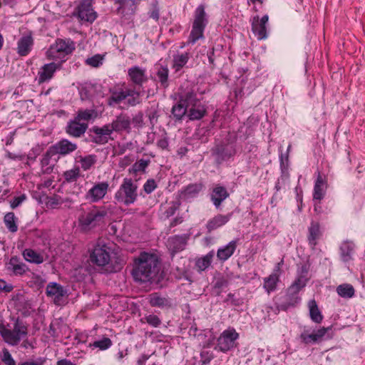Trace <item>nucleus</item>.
I'll list each match as a JSON object with an SVG mask.
<instances>
[{"mask_svg":"<svg viewBox=\"0 0 365 365\" xmlns=\"http://www.w3.org/2000/svg\"><path fill=\"white\" fill-rule=\"evenodd\" d=\"M48 204L52 207V208H54L56 205H58V201L54 199V198H51L49 200V201L48 202Z\"/></svg>","mask_w":365,"mask_h":365,"instance_id":"64","label":"nucleus"},{"mask_svg":"<svg viewBox=\"0 0 365 365\" xmlns=\"http://www.w3.org/2000/svg\"><path fill=\"white\" fill-rule=\"evenodd\" d=\"M106 207L93 206L79 217V223L83 229H91L103 223L108 215Z\"/></svg>","mask_w":365,"mask_h":365,"instance_id":"4","label":"nucleus"},{"mask_svg":"<svg viewBox=\"0 0 365 365\" xmlns=\"http://www.w3.org/2000/svg\"><path fill=\"white\" fill-rule=\"evenodd\" d=\"M185 93L180 97L178 103L175 105L172 108V113L178 120H180L188 111V106L187 101H184Z\"/></svg>","mask_w":365,"mask_h":365,"instance_id":"27","label":"nucleus"},{"mask_svg":"<svg viewBox=\"0 0 365 365\" xmlns=\"http://www.w3.org/2000/svg\"><path fill=\"white\" fill-rule=\"evenodd\" d=\"M238 338L239 334L235 329L230 327L224 330L217 338L215 349L224 353L227 352L237 346Z\"/></svg>","mask_w":365,"mask_h":365,"instance_id":"7","label":"nucleus"},{"mask_svg":"<svg viewBox=\"0 0 365 365\" xmlns=\"http://www.w3.org/2000/svg\"><path fill=\"white\" fill-rule=\"evenodd\" d=\"M130 81L135 85L140 86L147 81L146 71L139 66H133L128 70Z\"/></svg>","mask_w":365,"mask_h":365,"instance_id":"19","label":"nucleus"},{"mask_svg":"<svg viewBox=\"0 0 365 365\" xmlns=\"http://www.w3.org/2000/svg\"><path fill=\"white\" fill-rule=\"evenodd\" d=\"M136 0H115V3L119 4L118 9H125L126 7H132Z\"/></svg>","mask_w":365,"mask_h":365,"instance_id":"53","label":"nucleus"},{"mask_svg":"<svg viewBox=\"0 0 365 365\" xmlns=\"http://www.w3.org/2000/svg\"><path fill=\"white\" fill-rule=\"evenodd\" d=\"M75 49V44L70 40L58 39L52 44L46 52L50 59L57 60L63 58L66 55L70 54Z\"/></svg>","mask_w":365,"mask_h":365,"instance_id":"8","label":"nucleus"},{"mask_svg":"<svg viewBox=\"0 0 365 365\" xmlns=\"http://www.w3.org/2000/svg\"><path fill=\"white\" fill-rule=\"evenodd\" d=\"M203 187L202 183L190 184L180 192V197L183 200H189L196 197Z\"/></svg>","mask_w":365,"mask_h":365,"instance_id":"22","label":"nucleus"},{"mask_svg":"<svg viewBox=\"0 0 365 365\" xmlns=\"http://www.w3.org/2000/svg\"><path fill=\"white\" fill-rule=\"evenodd\" d=\"M150 17L155 19L158 20L159 19V11L157 9H153L150 14Z\"/></svg>","mask_w":365,"mask_h":365,"instance_id":"62","label":"nucleus"},{"mask_svg":"<svg viewBox=\"0 0 365 365\" xmlns=\"http://www.w3.org/2000/svg\"><path fill=\"white\" fill-rule=\"evenodd\" d=\"M98 113L95 109L80 110L77 115L75 117L79 121L94 120L97 118Z\"/></svg>","mask_w":365,"mask_h":365,"instance_id":"36","label":"nucleus"},{"mask_svg":"<svg viewBox=\"0 0 365 365\" xmlns=\"http://www.w3.org/2000/svg\"><path fill=\"white\" fill-rule=\"evenodd\" d=\"M354 249V245L352 242L346 241L341 244L340 247L341 257L344 262H348L351 259Z\"/></svg>","mask_w":365,"mask_h":365,"instance_id":"32","label":"nucleus"},{"mask_svg":"<svg viewBox=\"0 0 365 365\" xmlns=\"http://www.w3.org/2000/svg\"><path fill=\"white\" fill-rule=\"evenodd\" d=\"M157 145L161 149H165L168 146V142L166 138H162L158 140Z\"/></svg>","mask_w":365,"mask_h":365,"instance_id":"59","label":"nucleus"},{"mask_svg":"<svg viewBox=\"0 0 365 365\" xmlns=\"http://www.w3.org/2000/svg\"><path fill=\"white\" fill-rule=\"evenodd\" d=\"M187 237L175 235L170 237L167 242V247L172 255L183 250L187 244Z\"/></svg>","mask_w":365,"mask_h":365,"instance_id":"14","label":"nucleus"},{"mask_svg":"<svg viewBox=\"0 0 365 365\" xmlns=\"http://www.w3.org/2000/svg\"><path fill=\"white\" fill-rule=\"evenodd\" d=\"M336 292L339 296L344 298H351L354 295V289L349 284H343L338 286Z\"/></svg>","mask_w":365,"mask_h":365,"instance_id":"39","label":"nucleus"},{"mask_svg":"<svg viewBox=\"0 0 365 365\" xmlns=\"http://www.w3.org/2000/svg\"><path fill=\"white\" fill-rule=\"evenodd\" d=\"M26 327L23 321H12L6 325L0 324V334L6 342L16 344L26 334Z\"/></svg>","mask_w":365,"mask_h":365,"instance_id":"5","label":"nucleus"},{"mask_svg":"<svg viewBox=\"0 0 365 365\" xmlns=\"http://www.w3.org/2000/svg\"><path fill=\"white\" fill-rule=\"evenodd\" d=\"M149 164V160L141 159L137 161L133 166L135 172L144 171Z\"/></svg>","mask_w":365,"mask_h":365,"instance_id":"50","label":"nucleus"},{"mask_svg":"<svg viewBox=\"0 0 365 365\" xmlns=\"http://www.w3.org/2000/svg\"><path fill=\"white\" fill-rule=\"evenodd\" d=\"M55 155H56V154L54 152V150H53L52 147L51 146L48 149V150L44 153V155H43V157L41 158V165L43 168L46 167L45 170L47 173H49L50 171L52 170L53 164H51V158Z\"/></svg>","mask_w":365,"mask_h":365,"instance_id":"37","label":"nucleus"},{"mask_svg":"<svg viewBox=\"0 0 365 365\" xmlns=\"http://www.w3.org/2000/svg\"><path fill=\"white\" fill-rule=\"evenodd\" d=\"M210 197L213 204L216 207H218L221 203L229 197V193L225 187L217 185L213 188Z\"/></svg>","mask_w":365,"mask_h":365,"instance_id":"21","label":"nucleus"},{"mask_svg":"<svg viewBox=\"0 0 365 365\" xmlns=\"http://www.w3.org/2000/svg\"><path fill=\"white\" fill-rule=\"evenodd\" d=\"M184 101H187L188 106L187 116L190 120H200L205 115L206 108L200 103L195 93H186Z\"/></svg>","mask_w":365,"mask_h":365,"instance_id":"9","label":"nucleus"},{"mask_svg":"<svg viewBox=\"0 0 365 365\" xmlns=\"http://www.w3.org/2000/svg\"><path fill=\"white\" fill-rule=\"evenodd\" d=\"M56 365H76L74 363H73L72 361H71L70 360L68 359H61V360H58L56 363Z\"/></svg>","mask_w":365,"mask_h":365,"instance_id":"60","label":"nucleus"},{"mask_svg":"<svg viewBox=\"0 0 365 365\" xmlns=\"http://www.w3.org/2000/svg\"><path fill=\"white\" fill-rule=\"evenodd\" d=\"M26 200L25 195H21L20 196L16 197L11 202V207L14 209L20 205L24 200Z\"/></svg>","mask_w":365,"mask_h":365,"instance_id":"55","label":"nucleus"},{"mask_svg":"<svg viewBox=\"0 0 365 365\" xmlns=\"http://www.w3.org/2000/svg\"><path fill=\"white\" fill-rule=\"evenodd\" d=\"M93 128H94L96 130V132H98V134H101L104 136H106L108 140L110 138V136L112 134V133L115 131L112 125V123L106 124L102 127L94 126L93 127Z\"/></svg>","mask_w":365,"mask_h":365,"instance_id":"44","label":"nucleus"},{"mask_svg":"<svg viewBox=\"0 0 365 365\" xmlns=\"http://www.w3.org/2000/svg\"><path fill=\"white\" fill-rule=\"evenodd\" d=\"M88 128V124L86 123H81L76 118L73 120L68 123L66 127V132L68 135L78 138L85 133Z\"/></svg>","mask_w":365,"mask_h":365,"instance_id":"15","label":"nucleus"},{"mask_svg":"<svg viewBox=\"0 0 365 365\" xmlns=\"http://www.w3.org/2000/svg\"><path fill=\"white\" fill-rule=\"evenodd\" d=\"M78 16L81 21L93 22L96 19V13L92 7V0H82L78 7Z\"/></svg>","mask_w":365,"mask_h":365,"instance_id":"13","label":"nucleus"},{"mask_svg":"<svg viewBox=\"0 0 365 365\" xmlns=\"http://www.w3.org/2000/svg\"><path fill=\"white\" fill-rule=\"evenodd\" d=\"M111 345V340L108 337H103L99 340L95 341L92 344H89L88 346L92 349H98L99 350L103 351L110 348Z\"/></svg>","mask_w":365,"mask_h":365,"instance_id":"40","label":"nucleus"},{"mask_svg":"<svg viewBox=\"0 0 365 365\" xmlns=\"http://www.w3.org/2000/svg\"><path fill=\"white\" fill-rule=\"evenodd\" d=\"M13 289V286L7 284L4 280L0 279V292H10Z\"/></svg>","mask_w":365,"mask_h":365,"instance_id":"56","label":"nucleus"},{"mask_svg":"<svg viewBox=\"0 0 365 365\" xmlns=\"http://www.w3.org/2000/svg\"><path fill=\"white\" fill-rule=\"evenodd\" d=\"M169 71L167 67L160 66L157 71V76L159 81L163 87L168 86Z\"/></svg>","mask_w":365,"mask_h":365,"instance_id":"42","label":"nucleus"},{"mask_svg":"<svg viewBox=\"0 0 365 365\" xmlns=\"http://www.w3.org/2000/svg\"><path fill=\"white\" fill-rule=\"evenodd\" d=\"M44 359L39 358L36 360L28 361L23 363H20L19 365H43Z\"/></svg>","mask_w":365,"mask_h":365,"instance_id":"57","label":"nucleus"},{"mask_svg":"<svg viewBox=\"0 0 365 365\" xmlns=\"http://www.w3.org/2000/svg\"><path fill=\"white\" fill-rule=\"evenodd\" d=\"M305 274H307V272H305ZM307 282V274L302 273L288 288L289 294L292 295L297 294L304 287H305Z\"/></svg>","mask_w":365,"mask_h":365,"instance_id":"29","label":"nucleus"},{"mask_svg":"<svg viewBox=\"0 0 365 365\" xmlns=\"http://www.w3.org/2000/svg\"><path fill=\"white\" fill-rule=\"evenodd\" d=\"M56 154L66 155L75 151L77 145L67 139H62L51 146Z\"/></svg>","mask_w":365,"mask_h":365,"instance_id":"16","label":"nucleus"},{"mask_svg":"<svg viewBox=\"0 0 365 365\" xmlns=\"http://www.w3.org/2000/svg\"><path fill=\"white\" fill-rule=\"evenodd\" d=\"M105 55L96 54L92 57L88 58L86 60V63L87 65L91 66L94 68L99 67L103 64L104 60Z\"/></svg>","mask_w":365,"mask_h":365,"instance_id":"46","label":"nucleus"},{"mask_svg":"<svg viewBox=\"0 0 365 365\" xmlns=\"http://www.w3.org/2000/svg\"><path fill=\"white\" fill-rule=\"evenodd\" d=\"M232 213L227 215H217L211 219L207 225V230L210 232L225 225L231 218Z\"/></svg>","mask_w":365,"mask_h":365,"instance_id":"24","label":"nucleus"},{"mask_svg":"<svg viewBox=\"0 0 365 365\" xmlns=\"http://www.w3.org/2000/svg\"><path fill=\"white\" fill-rule=\"evenodd\" d=\"M96 162V158L95 155H89L80 159V163L81 168L84 170H89Z\"/></svg>","mask_w":365,"mask_h":365,"instance_id":"43","label":"nucleus"},{"mask_svg":"<svg viewBox=\"0 0 365 365\" xmlns=\"http://www.w3.org/2000/svg\"><path fill=\"white\" fill-rule=\"evenodd\" d=\"M46 294L53 299L56 304L61 305L65 302L66 291L61 284L52 282L46 287Z\"/></svg>","mask_w":365,"mask_h":365,"instance_id":"12","label":"nucleus"},{"mask_svg":"<svg viewBox=\"0 0 365 365\" xmlns=\"http://www.w3.org/2000/svg\"><path fill=\"white\" fill-rule=\"evenodd\" d=\"M10 264L13 266L12 270L15 274L21 275L26 270V267L25 264H13L12 260H11L10 262Z\"/></svg>","mask_w":365,"mask_h":365,"instance_id":"51","label":"nucleus"},{"mask_svg":"<svg viewBox=\"0 0 365 365\" xmlns=\"http://www.w3.org/2000/svg\"><path fill=\"white\" fill-rule=\"evenodd\" d=\"M108 189L109 183L108 182H96L87 191L85 197L91 202H98L105 197Z\"/></svg>","mask_w":365,"mask_h":365,"instance_id":"10","label":"nucleus"},{"mask_svg":"<svg viewBox=\"0 0 365 365\" xmlns=\"http://www.w3.org/2000/svg\"><path fill=\"white\" fill-rule=\"evenodd\" d=\"M92 132L93 133V135L92 136V141L95 143L103 145L108 142V139L106 136H104L101 134H98V132L92 128Z\"/></svg>","mask_w":365,"mask_h":365,"instance_id":"47","label":"nucleus"},{"mask_svg":"<svg viewBox=\"0 0 365 365\" xmlns=\"http://www.w3.org/2000/svg\"><path fill=\"white\" fill-rule=\"evenodd\" d=\"M131 123L135 128H141L143 125V113H138L132 119Z\"/></svg>","mask_w":365,"mask_h":365,"instance_id":"52","label":"nucleus"},{"mask_svg":"<svg viewBox=\"0 0 365 365\" xmlns=\"http://www.w3.org/2000/svg\"><path fill=\"white\" fill-rule=\"evenodd\" d=\"M91 261L98 266H105L110 260L109 248L103 245H97L90 255Z\"/></svg>","mask_w":365,"mask_h":365,"instance_id":"11","label":"nucleus"},{"mask_svg":"<svg viewBox=\"0 0 365 365\" xmlns=\"http://www.w3.org/2000/svg\"><path fill=\"white\" fill-rule=\"evenodd\" d=\"M128 104L133 106L140 103V94L133 90V94L128 96Z\"/></svg>","mask_w":365,"mask_h":365,"instance_id":"54","label":"nucleus"},{"mask_svg":"<svg viewBox=\"0 0 365 365\" xmlns=\"http://www.w3.org/2000/svg\"><path fill=\"white\" fill-rule=\"evenodd\" d=\"M205 16L204 6L200 5L195 11L192 29L189 37L190 43L193 44L203 37L204 29L207 22Z\"/></svg>","mask_w":365,"mask_h":365,"instance_id":"6","label":"nucleus"},{"mask_svg":"<svg viewBox=\"0 0 365 365\" xmlns=\"http://www.w3.org/2000/svg\"><path fill=\"white\" fill-rule=\"evenodd\" d=\"M190 58V54L187 52L176 53L173 56V68L175 71H179L186 65Z\"/></svg>","mask_w":365,"mask_h":365,"instance_id":"28","label":"nucleus"},{"mask_svg":"<svg viewBox=\"0 0 365 365\" xmlns=\"http://www.w3.org/2000/svg\"><path fill=\"white\" fill-rule=\"evenodd\" d=\"M133 94V90L132 89H126L125 91L115 92L108 98V103L109 106H113L114 104L120 103L122 101Z\"/></svg>","mask_w":365,"mask_h":365,"instance_id":"30","label":"nucleus"},{"mask_svg":"<svg viewBox=\"0 0 365 365\" xmlns=\"http://www.w3.org/2000/svg\"><path fill=\"white\" fill-rule=\"evenodd\" d=\"M80 176V170L78 168H74L68 170L63 173V177L67 182H72L77 180Z\"/></svg>","mask_w":365,"mask_h":365,"instance_id":"45","label":"nucleus"},{"mask_svg":"<svg viewBox=\"0 0 365 365\" xmlns=\"http://www.w3.org/2000/svg\"><path fill=\"white\" fill-rule=\"evenodd\" d=\"M237 247V241L232 240L226 246L218 249L217 257L220 260L225 261L230 258L234 253Z\"/></svg>","mask_w":365,"mask_h":365,"instance_id":"25","label":"nucleus"},{"mask_svg":"<svg viewBox=\"0 0 365 365\" xmlns=\"http://www.w3.org/2000/svg\"><path fill=\"white\" fill-rule=\"evenodd\" d=\"M214 252H210L204 257L196 260L195 266L199 272H202L208 268L212 261Z\"/></svg>","mask_w":365,"mask_h":365,"instance_id":"33","label":"nucleus"},{"mask_svg":"<svg viewBox=\"0 0 365 365\" xmlns=\"http://www.w3.org/2000/svg\"><path fill=\"white\" fill-rule=\"evenodd\" d=\"M309 316L312 319H322V316L315 300H310L308 303Z\"/></svg>","mask_w":365,"mask_h":365,"instance_id":"41","label":"nucleus"},{"mask_svg":"<svg viewBox=\"0 0 365 365\" xmlns=\"http://www.w3.org/2000/svg\"><path fill=\"white\" fill-rule=\"evenodd\" d=\"M1 361L5 364V365H16L15 360L7 349L3 350Z\"/></svg>","mask_w":365,"mask_h":365,"instance_id":"48","label":"nucleus"},{"mask_svg":"<svg viewBox=\"0 0 365 365\" xmlns=\"http://www.w3.org/2000/svg\"><path fill=\"white\" fill-rule=\"evenodd\" d=\"M23 255L24 259L30 262L40 264L43 262V256L31 249L25 250L23 252Z\"/></svg>","mask_w":365,"mask_h":365,"instance_id":"35","label":"nucleus"},{"mask_svg":"<svg viewBox=\"0 0 365 365\" xmlns=\"http://www.w3.org/2000/svg\"><path fill=\"white\" fill-rule=\"evenodd\" d=\"M177 209H178V207L175 204L169 206L165 212L166 215V217H169L173 215L175 213Z\"/></svg>","mask_w":365,"mask_h":365,"instance_id":"58","label":"nucleus"},{"mask_svg":"<svg viewBox=\"0 0 365 365\" xmlns=\"http://www.w3.org/2000/svg\"><path fill=\"white\" fill-rule=\"evenodd\" d=\"M148 359V356L143 355L140 358L138 359L137 361L138 365H145V363Z\"/></svg>","mask_w":365,"mask_h":365,"instance_id":"61","label":"nucleus"},{"mask_svg":"<svg viewBox=\"0 0 365 365\" xmlns=\"http://www.w3.org/2000/svg\"><path fill=\"white\" fill-rule=\"evenodd\" d=\"M322 236V231L320 230L319 223L317 222L312 221L309 227V235H308V241L309 244L312 246V248L317 244V240Z\"/></svg>","mask_w":365,"mask_h":365,"instance_id":"23","label":"nucleus"},{"mask_svg":"<svg viewBox=\"0 0 365 365\" xmlns=\"http://www.w3.org/2000/svg\"><path fill=\"white\" fill-rule=\"evenodd\" d=\"M279 280V274L276 273H272L268 277L264 279V288L267 293H270L276 289Z\"/></svg>","mask_w":365,"mask_h":365,"instance_id":"34","label":"nucleus"},{"mask_svg":"<svg viewBox=\"0 0 365 365\" xmlns=\"http://www.w3.org/2000/svg\"><path fill=\"white\" fill-rule=\"evenodd\" d=\"M115 132L129 130L130 128L131 120L126 114H120L111 123Z\"/></svg>","mask_w":365,"mask_h":365,"instance_id":"20","label":"nucleus"},{"mask_svg":"<svg viewBox=\"0 0 365 365\" xmlns=\"http://www.w3.org/2000/svg\"><path fill=\"white\" fill-rule=\"evenodd\" d=\"M252 30L259 40L267 38V26L259 22L258 16L254 17L252 23Z\"/></svg>","mask_w":365,"mask_h":365,"instance_id":"26","label":"nucleus"},{"mask_svg":"<svg viewBox=\"0 0 365 365\" xmlns=\"http://www.w3.org/2000/svg\"><path fill=\"white\" fill-rule=\"evenodd\" d=\"M115 200L120 204L129 206L138 199V185L131 178H124L114 195Z\"/></svg>","mask_w":365,"mask_h":365,"instance_id":"2","label":"nucleus"},{"mask_svg":"<svg viewBox=\"0 0 365 365\" xmlns=\"http://www.w3.org/2000/svg\"><path fill=\"white\" fill-rule=\"evenodd\" d=\"M159 271V260L157 255L143 252L138 259L133 275L135 281L147 282L153 279Z\"/></svg>","mask_w":365,"mask_h":365,"instance_id":"1","label":"nucleus"},{"mask_svg":"<svg viewBox=\"0 0 365 365\" xmlns=\"http://www.w3.org/2000/svg\"><path fill=\"white\" fill-rule=\"evenodd\" d=\"M156 187V182L153 179H149L145 182L143 185V190L145 193L150 194Z\"/></svg>","mask_w":365,"mask_h":365,"instance_id":"49","label":"nucleus"},{"mask_svg":"<svg viewBox=\"0 0 365 365\" xmlns=\"http://www.w3.org/2000/svg\"><path fill=\"white\" fill-rule=\"evenodd\" d=\"M34 45V39L31 34L22 36L17 43V52L21 56H25L31 51Z\"/></svg>","mask_w":365,"mask_h":365,"instance_id":"17","label":"nucleus"},{"mask_svg":"<svg viewBox=\"0 0 365 365\" xmlns=\"http://www.w3.org/2000/svg\"><path fill=\"white\" fill-rule=\"evenodd\" d=\"M326 182L319 173L314 187L313 197L315 200H322L325 193Z\"/></svg>","mask_w":365,"mask_h":365,"instance_id":"31","label":"nucleus"},{"mask_svg":"<svg viewBox=\"0 0 365 365\" xmlns=\"http://www.w3.org/2000/svg\"><path fill=\"white\" fill-rule=\"evenodd\" d=\"M59 64L56 63H50L43 66L38 73V83H42L49 81L53 76V73L58 68Z\"/></svg>","mask_w":365,"mask_h":365,"instance_id":"18","label":"nucleus"},{"mask_svg":"<svg viewBox=\"0 0 365 365\" xmlns=\"http://www.w3.org/2000/svg\"><path fill=\"white\" fill-rule=\"evenodd\" d=\"M333 336L332 327H324L318 323L304 329L300 335L302 341L307 344H315Z\"/></svg>","mask_w":365,"mask_h":365,"instance_id":"3","label":"nucleus"},{"mask_svg":"<svg viewBox=\"0 0 365 365\" xmlns=\"http://www.w3.org/2000/svg\"><path fill=\"white\" fill-rule=\"evenodd\" d=\"M4 222L7 229L11 232H16L18 230L16 217L14 212H8L5 215Z\"/></svg>","mask_w":365,"mask_h":365,"instance_id":"38","label":"nucleus"},{"mask_svg":"<svg viewBox=\"0 0 365 365\" xmlns=\"http://www.w3.org/2000/svg\"><path fill=\"white\" fill-rule=\"evenodd\" d=\"M150 123L154 124L157 120V115L155 112L150 113L148 115Z\"/></svg>","mask_w":365,"mask_h":365,"instance_id":"63","label":"nucleus"}]
</instances>
